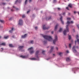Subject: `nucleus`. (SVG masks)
<instances>
[{
  "label": "nucleus",
  "instance_id": "nucleus-43",
  "mask_svg": "<svg viewBox=\"0 0 79 79\" xmlns=\"http://www.w3.org/2000/svg\"><path fill=\"white\" fill-rule=\"evenodd\" d=\"M66 52L67 53H69V51H68V50H67L66 51Z\"/></svg>",
  "mask_w": 79,
  "mask_h": 79
},
{
  "label": "nucleus",
  "instance_id": "nucleus-37",
  "mask_svg": "<svg viewBox=\"0 0 79 79\" xmlns=\"http://www.w3.org/2000/svg\"><path fill=\"white\" fill-rule=\"evenodd\" d=\"M66 8L67 10H69V8L68 7H67Z\"/></svg>",
  "mask_w": 79,
  "mask_h": 79
},
{
  "label": "nucleus",
  "instance_id": "nucleus-28",
  "mask_svg": "<svg viewBox=\"0 0 79 79\" xmlns=\"http://www.w3.org/2000/svg\"><path fill=\"white\" fill-rule=\"evenodd\" d=\"M71 35H69V40H70L71 39Z\"/></svg>",
  "mask_w": 79,
  "mask_h": 79
},
{
  "label": "nucleus",
  "instance_id": "nucleus-46",
  "mask_svg": "<svg viewBox=\"0 0 79 79\" xmlns=\"http://www.w3.org/2000/svg\"><path fill=\"white\" fill-rule=\"evenodd\" d=\"M2 4L5 5V3H2Z\"/></svg>",
  "mask_w": 79,
  "mask_h": 79
},
{
  "label": "nucleus",
  "instance_id": "nucleus-18",
  "mask_svg": "<svg viewBox=\"0 0 79 79\" xmlns=\"http://www.w3.org/2000/svg\"><path fill=\"white\" fill-rule=\"evenodd\" d=\"M63 53L62 52H59L58 55H60V56H61V55H62V54H63Z\"/></svg>",
  "mask_w": 79,
  "mask_h": 79
},
{
  "label": "nucleus",
  "instance_id": "nucleus-35",
  "mask_svg": "<svg viewBox=\"0 0 79 79\" xmlns=\"http://www.w3.org/2000/svg\"><path fill=\"white\" fill-rule=\"evenodd\" d=\"M27 3V0H26L25 2V5H26Z\"/></svg>",
  "mask_w": 79,
  "mask_h": 79
},
{
  "label": "nucleus",
  "instance_id": "nucleus-1",
  "mask_svg": "<svg viewBox=\"0 0 79 79\" xmlns=\"http://www.w3.org/2000/svg\"><path fill=\"white\" fill-rule=\"evenodd\" d=\"M73 24V21H71V22H69V21H68L67 22V24H68L66 26V30H65L63 31V34L64 35H66V32H69V28H68V27L69 26V25L70 24Z\"/></svg>",
  "mask_w": 79,
  "mask_h": 79
},
{
  "label": "nucleus",
  "instance_id": "nucleus-53",
  "mask_svg": "<svg viewBox=\"0 0 79 79\" xmlns=\"http://www.w3.org/2000/svg\"><path fill=\"white\" fill-rule=\"evenodd\" d=\"M57 50H58V48H56Z\"/></svg>",
  "mask_w": 79,
  "mask_h": 79
},
{
  "label": "nucleus",
  "instance_id": "nucleus-48",
  "mask_svg": "<svg viewBox=\"0 0 79 79\" xmlns=\"http://www.w3.org/2000/svg\"><path fill=\"white\" fill-rule=\"evenodd\" d=\"M32 1V0H29V2H31Z\"/></svg>",
  "mask_w": 79,
  "mask_h": 79
},
{
  "label": "nucleus",
  "instance_id": "nucleus-19",
  "mask_svg": "<svg viewBox=\"0 0 79 79\" xmlns=\"http://www.w3.org/2000/svg\"><path fill=\"white\" fill-rule=\"evenodd\" d=\"M14 29V28H12L11 29V30H10L9 31V32L10 33H12L13 32V29Z\"/></svg>",
  "mask_w": 79,
  "mask_h": 79
},
{
  "label": "nucleus",
  "instance_id": "nucleus-52",
  "mask_svg": "<svg viewBox=\"0 0 79 79\" xmlns=\"http://www.w3.org/2000/svg\"><path fill=\"white\" fill-rule=\"evenodd\" d=\"M11 11H13V10L11 9Z\"/></svg>",
  "mask_w": 79,
  "mask_h": 79
},
{
  "label": "nucleus",
  "instance_id": "nucleus-15",
  "mask_svg": "<svg viewBox=\"0 0 79 79\" xmlns=\"http://www.w3.org/2000/svg\"><path fill=\"white\" fill-rule=\"evenodd\" d=\"M70 60H70V59H69V57H67L66 58V61H69Z\"/></svg>",
  "mask_w": 79,
  "mask_h": 79
},
{
  "label": "nucleus",
  "instance_id": "nucleus-2",
  "mask_svg": "<svg viewBox=\"0 0 79 79\" xmlns=\"http://www.w3.org/2000/svg\"><path fill=\"white\" fill-rule=\"evenodd\" d=\"M43 37L46 40H48V41H51L52 40V38L50 36H47V35H43Z\"/></svg>",
  "mask_w": 79,
  "mask_h": 79
},
{
  "label": "nucleus",
  "instance_id": "nucleus-49",
  "mask_svg": "<svg viewBox=\"0 0 79 79\" xmlns=\"http://www.w3.org/2000/svg\"><path fill=\"white\" fill-rule=\"evenodd\" d=\"M76 11H74V13L75 14H76Z\"/></svg>",
  "mask_w": 79,
  "mask_h": 79
},
{
  "label": "nucleus",
  "instance_id": "nucleus-38",
  "mask_svg": "<svg viewBox=\"0 0 79 79\" xmlns=\"http://www.w3.org/2000/svg\"><path fill=\"white\" fill-rule=\"evenodd\" d=\"M12 18H10L9 20H10V21H11V20H12Z\"/></svg>",
  "mask_w": 79,
  "mask_h": 79
},
{
  "label": "nucleus",
  "instance_id": "nucleus-54",
  "mask_svg": "<svg viewBox=\"0 0 79 79\" xmlns=\"http://www.w3.org/2000/svg\"><path fill=\"white\" fill-rule=\"evenodd\" d=\"M49 58H48V59L47 60H49Z\"/></svg>",
  "mask_w": 79,
  "mask_h": 79
},
{
  "label": "nucleus",
  "instance_id": "nucleus-17",
  "mask_svg": "<svg viewBox=\"0 0 79 79\" xmlns=\"http://www.w3.org/2000/svg\"><path fill=\"white\" fill-rule=\"evenodd\" d=\"M46 19L47 21H48V20H50L51 19V17H50L49 18H46Z\"/></svg>",
  "mask_w": 79,
  "mask_h": 79
},
{
  "label": "nucleus",
  "instance_id": "nucleus-55",
  "mask_svg": "<svg viewBox=\"0 0 79 79\" xmlns=\"http://www.w3.org/2000/svg\"><path fill=\"white\" fill-rule=\"evenodd\" d=\"M6 0V1H9V0Z\"/></svg>",
  "mask_w": 79,
  "mask_h": 79
},
{
  "label": "nucleus",
  "instance_id": "nucleus-6",
  "mask_svg": "<svg viewBox=\"0 0 79 79\" xmlns=\"http://www.w3.org/2000/svg\"><path fill=\"white\" fill-rule=\"evenodd\" d=\"M73 51L74 53H76L77 52V51L75 49V46H74L72 48Z\"/></svg>",
  "mask_w": 79,
  "mask_h": 79
},
{
  "label": "nucleus",
  "instance_id": "nucleus-32",
  "mask_svg": "<svg viewBox=\"0 0 79 79\" xmlns=\"http://www.w3.org/2000/svg\"><path fill=\"white\" fill-rule=\"evenodd\" d=\"M33 43H34V41H30L31 44H33Z\"/></svg>",
  "mask_w": 79,
  "mask_h": 79
},
{
  "label": "nucleus",
  "instance_id": "nucleus-47",
  "mask_svg": "<svg viewBox=\"0 0 79 79\" xmlns=\"http://www.w3.org/2000/svg\"><path fill=\"white\" fill-rule=\"evenodd\" d=\"M68 15H70V13H68Z\"/></svg>",
  "mask_w": 79,
  "mask_h": 79
},
{
  "label": "nucleus",
  "instance_id": "nucleus-29",
  "mask_svg": "<svg viewBox=\"0 0 79 79\" xmlns=\"http://www.w3.org/2000/svg\"><path fill=\"white\" fill-rule=\"evenodd\" d=\"M56 0H54L53 1V3H56Z\"/></svg>",
  "mask_w": 79,
  "mask_h": 79
},
{
  "label": "nucleus",
  "instance_id": "nucleus-34",
  "mask_svg": "<svg viewBox=\"0 0 79 79\" xmlns=\"http://www.w3.org/2000/svg\"><path fill=\"white\" fill-rule=\"evenodd\" d=\"M42 53L43 54H44V53H45V51H43L42 52Z\"/></svg>",
  "mask_w": 79,
  "mask_h": 79
},
{
  "label": "nucleus",
  "instance_id": "nucleus-41",
  "mask_svg": "<svg viewBox=\"0 0 79 79\" xmlns=\"http://www.w3.org/2000/svg\"><path fill=\"white\" fill-rule=\"evenodd\" d=\"M35 29L36 30H37V27H35Z\"/></svg>",
  "mask_w": 79,
  "mask_h": 79
},
{
  "label": "nucleus",
  "instance_id": "nucleus-4",
  "mask_svg": "<svg viewBox=\"0 0 79 79\" xmlns=\"http://www.w3.org/2000/svg\"><path fill=\"white\" fill-rule=\"evenodd\" d=\"M58 41V37L56 35L55 37V39H54L53 40V43L54 44H56V41Z\"/></svg>",
  "mask_w": 79,
  "mask_h": 79
},
{
  "label": "nucleus",
  "instance_id": "nucleus-26",
  "mask_svg": "<svg viewBox=\"0 0 79 79\" xmlns=\"http://www.w3.org/2000/svg\"><path fill=\"white\" fill-rule=\"evenodd\" d=\"M71 45H72V44H69V48H71Z\"/></svg>",
  "mask_w": 79,
  "mask_h": 79
},
{
  "label": "nucleus",
  "instance_id": "nucleus-13",
  "mask_svg": "<svg viewBox=\"0 0 79 79\" xmlns=\"http://www.w3.org/2000/svg\"><path fill=\"white\" fill-rule=\"evenodd\" d=\"M26 36H27V34H25L24 35L22 36V37L23 38V39H24V38L26 37Z\"/></svg>",
  "mask_w": 79,
  "mask_h": 79
},
{
  "label": "nucleus",
  "instance_id": "nucleus-14",
  "mask_svg": "<svg viewBox=\"0 0 79 79\" xmlns=\"http://www.w3.org/2000/svg\"><path fill=\"white\" fill-rule=\"evenodd\" d=\"M58 26V25H56L55 27V31H56V29H57V27Z\"/></svg>",
  "mask_w": 79,
  "mask_h": 79
},
{
  "label": "nucleus",
  "instance_id": "nucleus-27",
  "mask_svg": "<svg viewBox=\"0 0 79 79\" xmlns=\"http://www.w3.org/2000/svg\"><path fill=\"white\" fill-rule=\"evenodd\" d=\"M71 19V18H67V21H69Z\"/></svg>",
  "mask_w": 79,
  "mask_h": 79
},
{
  "label": "nucleus",
  "instance_id": "nucleus-31",
  "mask_svg": "<svg viewBox=\"0 0 79 79\" xmlns=\"http://www.w3.org/2000/svg\"><path fill=\"white\" fill-rule=\"evenodd\" d=\"M0 22H1V23H4V20H1V19H0Z\"/></svg>",
  "mask_w": 79,
  "mask_h": 79
},
{
  "label": "nucleus",
  "instance_id": "nucleus-16",
  "mask_svg": "<svg viewBox=\"0 0 79 79\" xmlns=\"http://www.w3.org/2000/svg\"><path fill=\"white\" fill-rule=\"evenodd\" d=\"M68 6H69V7H70V8H72V7L73 6V5H72V4L70 3L68 5Z\"/></svg>",
  "mask_w": 79,
  "mask_h": 79
},
{
  "label": "nucleus",
  "instance_id": "nucleus-30",
  "mask_svg": "<svg viewBox=\"0 0 79 79\" xmlns=\"http://www.w3.org/2000/svg\"><path fill=\"white\" fill-rule=\"evenodd\" d=\"M31 60H36V59L35 58H32L31 59Z\"/></svg>",
  "mask_w": 79,
  "mask_h": 79
},
{
  "label": "nucleus",
  "instance_id": "nucleus-40",
  "mask_svg": "<svg viewBox=\"0 0 79 79\" xmlns=\"http://www.w3.org/2000/svg\"><path fill=\"white\" fill-rule=\"evenodd\" d=\"M30 12V10H29L28 11H27V14H28Z\"/></svg>",
  "mask_w": 79,
  "mask_h": 79
},
{
  "label": "nucleus",
  "instance_id": "nucleus-5",
  "mask_svg": "<svg viewBox=\"0 0 79 79\" xmlns=\"http://www.w3.org/2000/svg\"><path fill=\"white\" fill-rule=\"evenodd\" d=\"M23 20H22V19H20L19 20V25H20V26H22V25H23Z\"/></svg>",
  "mask_w": 79,
  "mask_h": 79
},
{
  "label": "nucleus",
  "instance_id": "nucleus-11",
  "mask_svg": "<svg viewBox=\"0 0 79 79\" xmlns=\"http://www.w3.org/2000/svg\"><path fill=\"white\" fill-rule=\"evenodd\" d=\"M39 53V51H38L36 52L35 55H36L37 58H38V56L37 55H38V53Z\"/></svg>",
  "mask_w": 79,
  "mask_h": 79
},
{
  "label": "nucleus",
  "instance_id": "nucleus-42",
  "mask_svg": "<svg viewBox=\"0 0 79 79\" xmlns=\"http://www.w3.org/2000/svg\"><path fill=\"white\" fill-rule=\"evenodd\" d=\"M77 27H78V28L79 29V25H77Z\"/></svg>",
  "mask_w": 79,
  "mask_h": 79
},
{
  "label": "nucleus",
  "instance_id": "nucleus-57",
  "mask_svg": "<svg viewBox=\"0 0 79 79\" xmlns=\"http://www.w3.org/2000/svg\"><path fill=\"white\" fill-rule=\"evenodd\" d=\"M53 55H55V54H53Z\"/></svg>",
  "mask_w": 79,
  "mask_h": 79
},
{
  "label": "nucleus",
  "instance_id": "nucleus-24",
  "mask_svg": "<svg viewBox=\"0 0 79 79\" xmlns=\"http://www.w3.org/2000/svg\"><path fill=\"white\" fill-rule=\"evenodd\" d=\"M13 8H15L17 10H19V9H18V8H16L15 7V6H13Z\"/></svg>",
  "mask_w": 79,
  "mask_h": 79
},
{
  "label": "nucleus",
  "instance_id": "nucleus-33",
  "mask_svg": "<svg viewBox=\"0 0 79 79\" xmlns=\"http://www.w3.org/2000/svg\"><path fill=\"white\" fill-rule=\"evenodd\" d=\"M22 18H25V15H22Z\"/></svg>",
  "mask_w": 79,
  "mask_h": 79
},
{
  "label": "nucleus",
  "instance_id": "nucleus-3",
  "mask_svg": "<svg viewBox=\"0 0 79 79\" xmlns=\"http://www.w3.org/2000/svg\"><path fill=\"white\" fill-rule=\"evenodd\" d=\"M28 50L29 51V52L30 54H32V53H34V51L33 50V48H32V47H31L30 48H29V49H28Z\"/></svg>",
  "mask_w": 79,
  "mask_h": 79
},
{
  "label": "nucleus",
  "instance_id": "nucleus-36",
  "mask_svg": "<svg viewBox=\"0 0 79 79\" xmlns=\"http://www.w3.org/2000/svg\"><path fill=\"white\" fill-rule=\"evenodd\" d=\"M65 14H66V13L64 12L62 15L64 16V15H65Z\"/></svg>",
  "mask_w": 79,
  "mask_h": 79
},
{
  "label": "nucleus",
  "instance_id": "nucleus-9",
  "mask_svg": "<svg viewBox=\"0 0 79 79\" xmlns=\"http://www.w3.org/2000/svg\"><path fill=\"white\" fill-rule=\"evenodd\" d=\"M62 17L61 16V17L60 18V20L61 21L62 23L63 24H64V22L62 20Z\"/></svg>",
  "mask_w": 79,
  "mask_h": 79
},
{
  "label": "nucleus",
  "instance_id": "nucleus-50",
  "mask_svg": "<svg viewBox=\"0 0 79 79\" xmlns=\"http://www.w3.org/2000/svg\"><path fill=\"white\" fill-rule=\"evenodd\" d=\"M1 49H2V50H3V48H1Z\"/></svg>",
  "mask_w": 79,
  "mask_h": 79
},
{
  "label": "nucleus",
  "instance_id": "nucleus-22",
  "mask_svg": "<svg viewBox=\"0 0 79 79\" xmlns=\"http://www.w3.org/2000/svg\"><path fill=\"white\" fill-rule=\"evenodd\" d=\"M9 47H14L13 44H9Z\"/></svg>",
  "mask_w": 79,
  "mask_h": 79
},
{
  "label": "nucleus",
  "instance_id": "nucleus-25",
  "mask_svg": "<svg viewBox=\"0 0 79 79\" xmlns=\"http://www.w3.org/2000/svg\"><path fill=\"white\" fill-rule=\"evenodd\" d=\"M8 37H9V36H4V39H7L8 38Z\"/></svg>",
  "mask_w": 79,
  "mask_h": 79
},
{
  "label": "nucleus",
  "instance_id": "nucleus-8",
  "mask_svg": "<svg viewBox=\"0 0 79 79\" xmlns=\"http://www.w3.org/2000/svg\"><path fill=\"white\" fill-rule=\"evenodd\" d=\"M23 48H24L23 46H20L19 47V50H21V49H23Z\"/></svg>",
  "mask_w": 79,
  "mask_h": 79
},
{
  "label": "nucleus",
  "instance_id": "nucleus-58",
  "mask_svg": "<svg viewBox=\"0 0 79 79\" xmlns=\"http://www.w3.org/2000/svg\"><path fill=\"white\" fill-rule=\"evenodd\" d=\"M1 37L0 36V39H1Z\"/></svg>",
  "mask_w": 79,
  "mask_h": 79
},
{
  "label": "nucleus",
  "instance_id": "nucleus-10",
  "mask_svg": "<svg viewBox=\"0 0 79 79\" xmlns=\"http://www.w3.org/2000/svg\"><path fill=\"white\" fill-rule=\"evenodd\" d=\"M54 48V47H51V48L50 50V53H51V52H52V51H53V50Z\"/></svg>",
  "mask_w": 79,
  "mask_h": 79
},
{
  "label": "nucleus",
  "instance_id": "nucleus-56",
  "mask_svg": "<svg viewBox=\"0 0 79 79\" xmlns=\"http://www.w3.org/2000/svg\"><path fill=\"white\" fill-rule=\"evenodd\" d=\"M60 15V16H61V14H60V15Z\"/></svg>",
  "mask_w": 79,
  "mask_h": 79
},
{
  "label": "nucleus",
  "instance_id": "nucleus-20",
  "mask_svg": "<svg viewBox=\"0 0 79 79\" xmlns=\"http://www.w3.org/2000/svg\"><path fill=\"white\" fill-rule=\"evenodd\" d=\"M21 2V0H17L15 2V4H16L17 2Z\"/></svg>",
  "mask_w": 79,
  "mask_h": 79
},
{
  "label": "nucleus",
  "instance_id": "nucleus-21",
  "mask_svg": "<svg viewBox=\"0 0 79 79\" xmlns=\"http://www.w3.org/2000/svg\"><path fill=\"white\" fill-rule=\"evenodd\" d=\"M20 57H21L22 58H26V56H20Z\"/></svg>",
  "mask_w": 79,
  "mask_h": 79
},
{
  "label": "nucleus",
  "instance_id": "nucleus-7",
  "mask_svg": "<svg viewBox=\"0 0 79 79\" xmlns=\"http://www.w3.org/2000/svg\"><path fill=\"white\" fill-rule=\"evenodd\" d=\"M49 27H45V25H44L43 27V30H46V29H48Z\"/></svg>",
  "mask_w": 79,
  "mask_h": 79
},
{
  "label": "nucleus",
  "instance_id": "nucleus-39",
  "mask_svg": "<svg viewBox=\"0 0 79 79\" xmlns=\"http://www.w3.org/2000/svg\"><path fill=\"white\" fill-rule=\"evenodd\" d=\"M44 44H46V43H47V41H44Z\"/></svg>",
  "mask_w": 79,
  "mask_h": 79
},
{
  "label": "nucleus",
  "instance_id": "nucleus-45",
  "mask_svg": "<svg viewBox=\"0 0 79 79\" xmlns=\"http://www.w3.org/2000/svg\"><path fill=\"white\" fill-rule=\"evenodd\" d=\"M57 9H58V10H60V8H57Z\"/></svg>",
  "mask_w": 79,
  "mask_h": 79
},
{
  "label": "nucleus",
  "instance_id": "nucleus-23",
  "mask_svg": "<svg viewBox=\"0 0 79 79\" xmlns=\"http://www.w3.org/2000/svg\"><path fill=\"white\" fill-rule=\"evenodd\" d=\"M63 31V30H62V28H60L59 29V32H61V31Z\"/></svg>",
  "mask_w": 79,
  "mask_h": 79
},
{
  "label": "nucleus",
  "instance_id": "nucleus-44",
  "mask_svg": "<svg viewBox=\"0 0 79 79\" xmlns=\"http://www.w3.org/2000/svg\"><path fill=\"white\" fill-rule=\"evenodd\" d=\"M54 33V32L53 31H52V34H53V33Z\"/></svg>",
  "mask_w": 79,
  "mask_h": 79
},
{
  "label": "nucleus",
  "instance_id": "nucleus-12",
  "mask_svg": "<svg viewBox=\"0 0 79 79\" xmlns=\"http://www.w3.org/2000/svg\"><path fill=\"white\" fill-rule=\"evenodd\" d=\"M0 45H2L3 46H6V44L5 43H2L1 44H0Z\"/></svg>",
  "mask_w": 79,
  "mask_h": 79
},
{
  "label": "nucleus",
  "instance_id": "nucleus-51",
  "mask_svg": "<svg viewBox=\"0 0 79 79\" xmlns=\"http://www.w3.org/2000/svg\"><path fill=\"white\" fill-rule=\"evenodd\" d=\"M77 48H79V47H78V46H77Z\"/></svg>",
  "mask_w": 79,
  "mask_h": 79
}]
</instances>
